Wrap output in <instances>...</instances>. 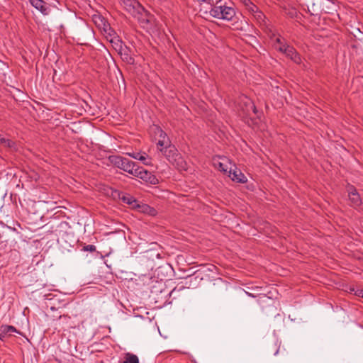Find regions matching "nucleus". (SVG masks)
<instances>
[{
    "mask_svg": "<svg viewBox=\"0 0 363 363\" xmlns=\"http://www.w3.org/2000/svg\"><path fill=\"white\" fill-rule=\"evenodd\" d=\"M128 155L131 157H133L135 160H138L143 162V163L145 164H147V163L145 162V160H146L145 156L141 155L140 152H133V153H129Z\"/></svg>",
    "mask_w": 363,
    "mask_h": 363,
    "instance_id": "6ab92c4d",
    "label": "nucleus"
},
{
    "mask_svg": "<svg viewBox=\"0 0 363 363\" xmlns=\"http://www.w3.org/2000/svg\"><path fill=\"white\" fill-rule=\"evenodd\" d=\"M135 177H138L145 182L146 183L150 184H157L159 183L158 179L155 175L152 174L150 172L146 170L143 167H140L138 164L136 167L134 174L133 175Z\"/></svg>",
    "mask_w": 363,
    "mask_h": 363,
    "instance_id": "39448f33",
    "label": "nucleus"
},
{
    "mask_svg": "<svg viewBox=\"0 0 363 363\" xmlns=\"http://www.w3.org/2000/svg\"><path fill=\"white\" fill-rule=\"evenodd\" d=\"M254 4H252V6L250 7V10L251 11L255 14V11H256V9L254 8Z\"/></svg>",
    "mask_w": 363,
    "mask_h": 363,
    "instance_id": "393cba45",
    "label": "nucleus"
},
{
    "mask_svg": "<svg viewBox=\"0 0 363 363\" xmlns=\"http://www.w3.org/2000/svg\"><path fill=\"white\" fill-rule=\"evenodd\" d=\"M288 46V45L283 44L277 47V50L284 54V48H286Z\"/></svg>",
    "mask_w": 363,
    "mask_h": 363,
    "instance_id": "4be33fe9",
    "label": "nucleus"
},
{
    "mask_svg": "<svg viewBox=\"0 0 363 363\" xmlns=\"http://www.w3.org/2000/svg\"><path fill=\"white\" fill-rule=\"evenodd\" d=\"M160 151L164 155L167 160L179 170L186 169V162L179 153L177 149L173 145H166L160 148Z\"/></svg>",
    "mask_w": 363,
    "mask_h": 363,
    "instance_id": "f03ea898",
    "label": "nucleus"
},
{
    "mask_svg": "<svg viewBox=\"0 0 363 363\" xmlns=\"http://www.w3.org/2000/svg\"><path fill=\"white\" fill-rule=\"evenodd\" d=\"M5 138L2 137V135L0 134V140L1 139H4Z\"/></svg>",
    "mask_w": 363,
    "mask_h": 363,
    "instance_id": "bb28decb",
    "label": "nucleus"
},
{
    "mask_svg": "<svg viewBox=\"0 0 363 363\" xmlns=\"http://www.w3.org/2000/svg\"><path fill=\"white\" fill-rule=\"evenodd\" d=\"M209 13L211 16L226 21H230L235 15V9L231 6L223 4L221 0H214V4Z\"/></svg>",
    "mask_w": 363,
    "mask_h": 363,
    "instance_id": "7ed1b4c3",
    "label": "nucleus"
},
{
    "mask_svg": "<svg viewBox=\"0 0 363 363\" xmlns=\"http://www.w3.org/2000/svg\"><path fill=\"white\" fill-rule=\"evenodd\" d=\"M121 6L143 26L150 22V13L145 9L138 0H119Z\"/></svg>",
    "mask_w": 363,
    "mask_h": 363,
    "instance_id": "f257e3e1",
    "label": "nucleus"
},
{
    "mask_svg": "<svg viewBox=\"0 0 363 363\" xmlns=\"http://www.w3.org/2000/svg\"><path fill=\"white\" fill-rule=\"evenodd\" d=\"M240 111L243 114V116L250 117L251 118V113L257 114V110L254 103L247 98L242 102L240 105Z\"/></svg>",
    "mask_w": 363,
    "mask_h": 363,
    "instance_id": "6e6552de",
    "label": "nucleus"
},
{
    "mask_svg": "<svg viewBox=\"0 0 363 363\" xmlns=\"http://www.w3.org/2000/svg\"><path fill=\"white\" fill-rule=\"evenodd\" d=\"M197 1H200V2H206L210 5L214 4V0H197Z\"/></svg>",
    "mask_w": 363,
    "mask_h": 363,
    "instance_id": "b1692460",
    "label": "nucleus"
},
{
    "mask_svg": "<svg viewBox=\"0 0 363 363\" xmlns=\"http://www.w3.org/2000/svg\"><path fill=\"white\" fill-rule=\"evenodd\" d=\"M284 54L295 62H298L300 60L298 54L292 46L289 45L286 48H284Z\"/></svg>",
    "mask_w": 363,
    "mask_h": 363,
    "instance_id": "4468645a",
    "label": "nucleus"
},
{
    "mask_svg": "<svg viewBox=\"0 0 363 363\" xmlns=\"http://www.w3.org/2000/svg\"><path fill=\"white\" fill-rule=\"evenodd\" d=\"M59 325L65 330L66 328H74L75 323L72 320L71 317L68 315H62L59 316Z\"/></svg>",
    "mask_w": 363,
    "mask_h": 363,
    "instance_id": "f8f14e48",
    "label": "nucleus"
},
{
    "mask_svg": "<svg viewBox=\"0 0 363 363\" xmlns=\"http://www.w3.org/2000/svg\"><path fill=\"white\" fill-rule=\"evenodd\" d=\"M162 136H163V140H160L157 143V147L159 149L163 148L166 145H170V141L168 140V138L167 139V140H165L166 133L164 132H163L162 130H160V137H162Z\"/></svg>",
    "mask_w": 363,
    "mask_h": 363,
    "instance_id": "f3484780",
    "label": "nucleus"
},
{
    "mask_svg": "<svg viewBox=\"0 0 363 363\" xmlns=\"http://www.w3.org/2000/svg\"><path fill=\"white\" fill-rule=\"evenodd\" d=\"M84 248V250H86V251H90V252L96 251V246L93 245H88L85 246Z\"/></svg>",
    "mask_w": 363,
    "mask_h": 363,
    "instance_id": "412c9836",
    "label": "nucleus"
},
{
    "mask_svg": "<svg viewBox=\"0 0 363 363\" xmlns=\"http://www.w3.org/2000/svg\"><path fill=\"white\" fill-rule=\"evenodd\" d=\"M0 144L4 145V147H9L11 150H16V143L12 140L9 139H1L0 140Z\"/></svg>",
    "mask_w": 363,
    "mask_h": 363,
    "instance_id": "dca6fc26",
    "label": "nucleus"
},
{
    "mask_svg": "<svg viewBox=\"0 0 363 363\" xmlns=\"http://www.w3.org/2000/svg\"><path fill=\"white\" fill-rule=\"evenodd\" d=\"M254 8L256 9L255 11L254 17L257 21L258 23H261L264 21V19L265 18L264 13L258 10V8L256 6H254Z\"/></svg>",
    "mask_w": 363,
    "mask_h": 363,
    "instance_id": "a211bd4d",
    "label": "nucleus"
},
{
    "mask_svg": "<svg viewBox=\"0 0 363 363\" xmlns=\"http://www.w3.org/2000/svg\"><path fill=\"white\" fill-rule=\"evenodd\" d=\"M109 162L114 167L133 175L138 163L121 155H110L108 157Z\"/></svg>",
    "mask_w": 363,
    "mask_h": 363,
    "instance_id": "20e7f679",
    "label": "nucleus"
},
{
    "mask_svg": "<svg viewBox=\"0 0 363 363\" xmlns=\"http://www.w3.org/2000/svg\"><path fill=\"white\" fill-rule=\"evenodd\" d=\"M348 196L351 203V206L354 208L359 207L362 204V199L357 189L353 186L348 188Z\"/></svg>",
    "mask_w": 363,
    "mask_h": 363,
    "instance_id": "1a4fd4ad",
    "label": "nucleus"
},
{
    "mask_svg": "<svg viewBox=\"0 0 363 363\" xmlns=\"http://www.w3.org/2000/svg\"><path fill=\"white\" fill-rule=\"evenodd\" d=\"M229 177L235 182L238 183H245L247 182V177L245 176V174L240 171V169H238L235 168V169H230L229 170Z\"/></svg>",
    "mask_w": 363,
    "mask_h": 363,
    "instance_id": "9b49d317",
    "label": "nucleus"
},
{
    "mask_svg": "<svg viewBox=\"0 0 363 363\" xmlns=\"http://www.w3.org/2000/svg\"><path fill=\"white\" fill-rule=\"evenodd\" d=\"M14 333H20L15 327L8 325H0V340L4 341Z\"/></svg>",
    "mask_w": 363,
    "mask_h": 363,
    "instance_id": "9d476101",
    "label": "nucleus"
},
{
    "mask_svg": "<svg viewBox=\"0 0 363 363\" xmlns=\"http://www.w3.org/2000/svg\"><path fill=\"white\" fill-rule=\"evenodd\" d=\"M115 49L118 51L121 58L123 62L128 65H133L135 63V60L132 56V52L130 49L126 45H123L122 42H121L119 44H116Z\"/></svg>",
    "mask_w": 363,
    "mask_h": 363,
    "instance_id": "0eeeda50",
    "label": "nucleus"
},
{
    "mask_svg": "<svg viewBox=\"0 0 363 363\" xmlns=\"http://www.w3.org/2000/svg\"><path fill=\"white\" fill-rule=\"evenodd\" d=\"M218 165L220 171L223 172H228V167L223 162H218Z\"/></svg>",
    "mask_w": 363,
    "mask_h": 363,
    "instance_id": "aec40b11",
    "label": "nucleus"
},
{
    "mask_svg": "<svg viewBox=\"0 0 363 363\" xmlns=\"http://www.w3.org/2000/svg\"><path fill=\"white\" fill-rule=\"evenodd\" d=\"M354 291V295L363 298V289L352 290Z\"/></svg>",
    "mask_w": 363,
    "mask_h": 363,
    "instance_id": "5701e85b",
    "label": "nucleus"
},
{
    "mask_svg": "<svg viewBox=\"0 0 363 363\" xmlns=\"http://www.w3.org/2000/svg\"><path fill=\"white\" fill-rule=\"evenodd\" d=\"M124 361L123 363H139V359L137 355L128 352L125 354Z\"/></svg>",
    "mask_w": 363,
    "mask_h": 363,
    "instance_id": "2eb2a0df",
    "label": "nucleus"
},
{
    "mask_svg": "<svg viewBox=\"0 0 363 363\" xmlns=\"http://www.w3.org/2000/svg\"><path fill=\"white\" fill-rule=\"evenodd\" d=\"M118 197L123 202L130 205L134 209L144 211L146 208H149L147 205H140L138 201L131 195L125 192L118 191Z\"/></svg>",
    "mask_w": 363,
    "mask_h": 363,
    "instance_id": "423d86ee",
    "label": "nucleus"
},
{
    "mask_svg": "<svg viewBox=\"0 0 363 363\" xmlns=\"http://www.w3.org/2000/svg\"><path fill=\"white\" fill-rule=\"evenodd\" d=\"M31 5L36 9L40 11L43 15H48L50 9L45 6L43 0H29Z\"/></svg>",
    "mask_w": 363,
    "mask_h": 363,
    "instance_id": "ddd939ff",
    "label": "nucleus"
},
{
    "mask_svg": "<svg viewBox=\"0 0 363 363\" xmlns=\"http://www.w3.org/2000/svg\"><path fill=\"white\" fill-rule=\"evenodd\" d=\"M276 42H277V43L280 44V45H283V44L281 43V39H280L279 38H277L276 39Z\"/></svg>",
    "mask_w": 363,
    "mask_h": 363,
    "instance_id": "a878e982",
    "label": "nucleus"
}]
</instances>
